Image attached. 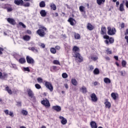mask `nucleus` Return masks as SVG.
Returning a JSON list of instances; mask_svg holds the SVG:
<instances>
[{"label": "nucleus", "mask_w": 128, "mask_h": 128, "mask_svg": "<svg viewBox=\"0 0 128 128\" xmlns=\"http://www.w3.org/2000/svg\"><path fill=\"white\" fill-rule=\"evenodd\" d=\"M40 28L36 31V34L41 38H44L46 36L45 32H46V28L44 26H40Z\"/></svg>", "instance_id": "1"}, {"label": "nucleus", "mask_w": 128, "mask_h": 128, "mask_svg": "<svg viewBox=\"0 0 128 128\" xmlns=\"http://www.w3.org/2000/svg\"><path fill=\"white\" fill-rule=\"evenodd\" d=\"M27 94H28V96L30 98V100H32L33 102H36V96H34V92H32V90L28 89Z\"/></svg>", "instance_id": "2"}, {"label": "nucleus", "mask_w": 128, "mask_h": 128, "mask_svg": "<svg viewBox=\"0 0 128 128\" xmlns=\"http://www.w3.org/2000/svg\"><path fill=\"white\" fill-rule=\"evenodd\" d=\"M44 82L45 83L44 86L46 88L49 90L50 92H52V90H54V86H52V84L51 82L44 80Z\"/></svg>", "instance_id": "3"}, {"label": "nucleus", "mask_w": 128, "mask_h": 128, "mask_svg": "<svg viewBox=\"0 0 128 128\" xmlns=\"http://www.w3.org/2000/svg\"><path fill=\"white\" fill-rule=\"evenodd\" d=\"M116 32V28H111L110 26L108 27V34L109 36H114Z\"/></svg>", "instance_id": "4"}, {"label": "nucleus", "mask_w": 128, "mask_h": 128, "mask_svg": "<svg viewBox=\"0 0 128 128\" xmlns=\"http://www.w3.org/2000/svg\"><path fill=\"white\" fill-rule=\"evenodd\" d=\"M72 56L80 54V48L77 46H74L72 49Z\"/></svg>", "instance_id": "5"}, {"label": "nucleus", "mask_w": 128, "mask_h": 128, "mask_svg": "<svg viewBox=\"0 0 128 128\" xmlns=\"http://www.w3.org/2000/svg\"><path fill=\"white\" fill-rule=\"evenodd\" d=\"M41 104L47 108H48L50 106V101L46 98H45L44 100L41 101Z\"/></svg>", "instance_id": "6"}, {"label": "nucleus", "mask_w": 128, "mask_h": 128, "mask_svg": "<svg viewBox=\"0 0 128 128\" xmlns=\"http://www.w3.org/2000/svg\"><path fill=\"white\" fill-rule=\"evenodd\" d=\"M73 58H75L76 60H77V62H84V58L82 56H80V54H77L76 55L73 56Z\"/></svg>", "instance_id": "7"}, {"label": "nucleus", "mask_w": 128, "mask_h": 128, "mask_svg": "<svg viewBox=\"0 0 128 128\" xmlns=\"http://www.w3.org/2000/svg\"><path fill=\"white\" fill-rule=\"evenodd\" d=\"M2 8L4 10H7L8 12H12V5L10 4H5L2 6Z\"/></svg>", "instance_id": "8"}, {"label": "nucleus", "mask_w": 128, "mask_h": 128, "mask_svg": "<svg viewBox=\"0 0 128 128\" xmlns=\"http://www.w3.org/2000/svg\"><path fill=\"white\" fill-rule=\"evenodd\" d=\"M26 60L28 64H34V58L30 56H26Z\"/></svg>", "instance_id": "9"}, {"label": "nucleus", "mask_w": 128, "mask_h": 128, "mask_svg": "<svg viewBox=\"0 0 128 128\" xmlns=\"http://www.w3.org/2000/svg\"><path fill=\"white\" fill-rule=\"evenodd\" d=\"M68 22H70V26H74V24H76V21L74 18H69L68 20Z\"/></svg>", "instance_id": "10"}, {"label": "nucleus", "mask_w": 128, "mask_h": 128, "mask_svg": "<svg viewBox=\"0 0 128 128\" xmlns=\"http://www.w3.org/2000/svg\"><path fill=\"white\" fill-rule=\"evenodd\" d=\"M90 98L94 102H98V97L96 96V94L92 93L90 96Z\"/></svg>", "instance_id": "11"}, {"label": "nucleus", "mask_w": 128, "mask_h": 128, "mask_svg": "<svg viewBox=\"0 0 128 128\" xmlns=\"http://www.w3.org/2000/svg\"><path fill=\"white\" fill-rule=\"evenodd\" d=\"M52 108L54 110H56V112H60L62 110V108H60V106L58 105L52 106Z\"/></svg>", "instance_id": "12"}, {"label": "nucleus", "mask_w": 128, "mask_h": 128, "mask_svg": "<svg viewBox=\"0 0 128 128\" xmlns=\"http://www.w3.org/2000/svg\"><path fill=\"white\" fill-rule=\"evenodd\" d=\"M7 22H8L10 24H12V26H14V24H16V20L12 18H8Z\"/></svg>", "instance_id": "13"}, {"label": "nucleus", "mask_w": 128, "mask_h": 128, "mask_svg": "<svg viewBox=\"0 0 128 128\" xmlns=\"http://www.w3.org/2000/svg\"><path fill=\"white\" fill-rule=\"evenodd\" d=\"M14 4H16V6H23L24 5V0H14Z\"/></svg>", "instance_id": "14"}, {"label": "nucleus", "mask_w": 128, "mask_h": 128, "mask_svg": "<svg viewBox=\"0 0 128 128\" xmlns=\"http://www.w3.org/2000/svg\"><path fill=\"white\" fill-rule=\"evenodd\" d=\"M28 50H31L33 52H34V54H38V50L36 47H29Z\"/></svg>", "instance_id": "15"}, {"label": "nucleus", "mask_w": 128, "mask_h": 128, "mask_svg": "<svg viewBox=\"0 0 128 128\" xmlns=\"http://www.w3.org/2000/svg\"><path fill=\"white\" fill-rule=\"evenodd\" d=\"M104 104H105V108H110V106H112V104H110V102H108V100H106Z\"/></svg>", "instance_id": "16"}, {"label": "nucleus", "mask_w": 128, "mask_h": 128, "mask_svg": "<svg viewBox=\"0 0 128 128\" xmlns=\"http://www.w3.org/2000/svg\"><path fill=\"white\" fill-rule=\"evenodd\" d=\"M5 90L9 94H12V92H16V90L12 91V90L10 89V87L7 86L5 88Z\"/></svg>", "instance_id": "17"}, {"label": "nucleus", "mask_w": 128, "mask_h": 128, "mask_svg": "<svg viewBox=\"0 0 128 128\" xmlns=\"http://www.w3.org/2000/svg\"><path fill=\"white\" fill-rule=\"evenodd\" d=\"M60 120H61V124H66V123L68 122V120H66V118H64V116H60Z\"/></svg>", "instance_id": "18"}, {"label": "nucleus", "mask_w": 128, "mask_h": 128, "mask_svg": "<svg viewBox=\"0 0 128 128\" xmlns=\"http://www.w3.org/2000/svg\"><path fill=\"white\" fill-rule=\"evenodd\" d=\"M111 96L114 100H116V98H118V93L112 92L111 94Z\"/></svg>", "instance_id": "19"}, {"label": "nucleus", "mask_w": 128, "mask_h": 128, "mask_svg": "<svg viewBox=\"0 0 128 128\" xmlns=\"http://www.w3.org/2000/svg\"><path fill=\"white\" fill-rule=\"evenodd\" d=\"M90 126L91 128H98V124L94 121H92L90 122Z\"/></svg>", "instance_id": "20"}, {"label": "nucleus", "mask_w": 128, "mask_h": 128, "mask_svg": "<svg viewBox=\"0 0 128 128\" xmlns=\"http://www.w3.org/2000/svg\"><path fill=\"white\" fill-rule=\"evenodd\" d=\"M101 34H102L103 36L104 34H106V28L104 26H102L101 28V32H100Z\"/></svg>", "instance_id": "21"}, {"label": "nucleus", "mask_w": 128, "mask_h": 128, "mask_svg": "<svg viewBox=\"0 0 128 128\" xmlns=\"http://www.w3.org/2000/svg\"><path fill=\"white\" fill-rule=\"evenodd\" d=\"M87 28L89 30H92L94 28V26H92L90 23H88L87 24Z\"/></svg>", "instance_id": "22"}, {"label": "nucleus", "mask_w": 128, "mask_h": 128, "mask_svg": "<svg viewBox=\"0 0 128 128\" xmlns=\"http://www.w3.org/2000/svg\"><path fill=\"white\" fill-rule=\"evenodd\" d=\"M8 74L6 72L2 73V76H1V80H6L8 78Z\"/></svg>", "instance_id": "23"}, {"label": "nucleus", "mask_w": 128, "mask_h": 128, "mask_svg": "<svg viewBox=\"0 0 128 128\" xmlns=\"http://www.w3.org/2000/svg\"><path fill=\"white\" fill-rule=\"evenodd\" d=\"M40 14L41 16H42L43 18H44V16H46V10H41L40 12Z\"/></svg>", "instance_id": "24"}, {"label": "nucleus", "mask_w": 128, "mask_h": 128, "mask_svg": "<svg viewBox=\"0 0 128 128\" xmlns=\"http://www.w3.org/2000/svg\"><path fill=\"white\" fill-rule=\"evenodd\" d=\"M23 40L26 42H28L30 40V36L28 35H25L23 36Z\"/></svg>", "instance_id": "25"}, {"label": "nucleus", "mask_w": 128, "mask_h": 128, "mask_svg": "<svg viewBox=\"0 0 128 128\" xmlns=\"http://www.w3.org/2000/svg\"><path fill=\"white\" fill-rule=\"evenodd\" d=\"M13 56H14V58L16 60H18L20 58V55L18 54V53H14Z\"/></svg>", "instance_id": "26"}, {"label": "nucleus", "mask_w": 128, "mask_h": 128, "mask_svg": "<svg viewBox=\"0 0 128 128\" xmlns=\"http://www.w3.org/2000/svg\"><path fill=\"white\" fill-rule=\"evenodd\" d=\"M50 8L51 10H56V6L54 3H51L50 4Z\"/></svg>", "instance_id": "27"}, {"label": "nucleus", "mask_w": 128, "mask_h": 128, "mask_svg": "<svg viewBox=\"0 0 128 128\" xmlns=\"http://www.w3.org/2000/svg\"><path fill=\"white\" fill-rule=\"evenodd\" d=\"M18 62L20 64H24L26 62V58H21L18 60Z\"/></svg>", "instance_id": "28"}, {"label": "nucleus", "mask_w": 128, "mask_h": 128, "mask_svg": "<svg viewBox=\"0 0 128 128\" xmlns=\"http://www.w3.org/2000/svg\"><path fill=\"white\" fill-rule=\"evenodd\" d=\"M96 2L98 6H100L101 4H102L106 2V0H96Z\"/></svg>", "instance_id": "29"}, {"label": "nucleus", "mask_w": 128, "mask_h": 128, "mask_svg": "<svg viewBox=\"0 0 128 128\" xmlns=\"http://www.w3.org/2000/svg\"><path fill=\"white\" fill-rule=\"evenodd\" d=\"M79 10L81 12H86V7L84 6H80L79 7Z\"/></svg>", "instance_id": "30"}, {"label": "nucleus", "mask_w": 128, "mask_h": 128, "mask_svg": "<svg viewBox=\"0 0 128 128\" xmlns=\"http://www.w3.org/2000/svg\"><path fill=\"white\" fill-rule=\"evenodd\" d=\"M104 82H105V84H110L111 82L110 79L108 78H104Z\"/></svg>", "instance_id": "31"}, {"label": "nucleus", "mask_w": 128, "mask_h": 128, "mask_svg": "<svg viewBox=\"0 0 128 128\" xmlns=\"http://www.w3.org/2000/svg\"><path fill=\"white\" fill-rule=\"evenodd\" d=\"M71 82L72 84H73V86H78V82H76V79L72 78L71 80Z\"/></svg>", "instance_id": "32"}, {"label": "nucleus", "mask_w": 128, "mask_h": 128, "mask_svg": "<svg viewBox=\"0 0 128 128\" xmlns=\"http://www.w3.org/2000/svg\"><path fill=\"white\" fill-rule=\"evenodd\" d=\"M119 10L120 12H124V4L122 3L120 4Z\"/></svg>", "instance_id": "33"}, {"label": "nucleus", "mask_w": 128, "mask_h": 128, "mask_svg": "<svg viewBox=\"0 0 128 128\" xmlns=\"http://www.w3.org/2000/svg\"><path fill=\"white\" fill-rule=\"evenodd\" d=\"M89 60H94V62H96L98 58V56H91L90 57H88Z\"/></svg>", "instance_id": "34"}, {"label": "nucleus", "mask_w": 128, "mask_h": 128, "mask_svg": "<svg viewBox=\"0 0 128 128\" xmlns=\"http://www.w3.org/2000/svg\"><path fill=\"white\" fill-rule=\"evenodd\" d=\"M40 8H44L46 6V2H44V1H42L40 2Z\"/></svg>", "instance_id": "35"}, {"label": "nucleus", "mask_w": 128, "mask_h": 128, "mask_svg": "<svg viewBox=\"0 0 128 128\" xmlns=\"http://www.w3.org/2000/svg\"><path fill=\"white\" fill-rule=\"evenodd\" d=\"M60 68V67H58L56 66H52V70H54V72H56L57 70H59Z\"/></svg>", "instance_id": "36"}, {"label": "nucleus", "mask_w": 128, "mask_h": 128, "mask_svg": "<svg viewBox=\"0 0 128 128\" xmlns=\"http://www.w3.org/2000/svg\"><path fill=\"white\" fill-rule=\"evenodd\" d=\"M94 74H100V70L98 68H96L94 70Z\"/></svg>", "instance_id": "37"}, {"label": "nucleus", "mask_w": 128, "mask_h": 128, "mask_svg": "<svg viewBox=\"0 0 128 128\" xmlns=\"http://www.w3.org/2000/svg\"><path fill=\"white\" fill-rule=\"evenodd\" d=\"M50 52H52V54H56V48H50Z\"/></svg>", "instance_id": "38"}, {"label": "nucleus", "mask_w": 128, "mask_h": 128, "mask_svg": "<svg viewBox=\"0 0 128 128\" xmlns=\"http://www.w3.org/2000/svg\"><path fill=\"white\" fill-rule=\"evenodd\" d=\"M81 90L83 94H86V88L84 86H82Z\"/></svg>", "instance_id": "39"}, {"label": "nucleus", "mask_w": 128, "mask_h": 128, "mask_svg": "<svg viewBox=\"0 0 128 128\" xmlns=\"http://www.w3.org/2000/svg\"><path fill=\"white\" fill-rule=\"evenodd\" d=\"M74 36L76 40H80V35L78 34H75Z\"/></svg>", "instance_id": "40"}, {"label": "nucleus", "mask_w": 128, "mask_h": 128, "mask_svg": "<svg viewBox=\"0 0 128 128\" xmlns=\"http://www.w3.org/2000/svg\"><path fill=\"white\" fill-rule=\"evenodd\" d=\"M22 70L23 72H30V68L28 67H24Z\"/></svg>", "instance_id": "41"}, {"label": "nucleus", "mask_w": 128, "mask_h": 128, "mask_svg": "<svg viewBox=\"0 0 128 128\" xmlns=\"http://www.w3.org/2000/svg\"><path fill=\"white\" fill-rule=\"evenodd\" d=\"M21 112L23 114V116H28V112L26 110H22Z\"/></svg>", "instance_id": "42"}, {"label": "nucleus", "mask_w": 128, "mask_h": 128, "mask_svg": "<svg viewBox=\"0 0 128 128\" xmlns=\"http://www.w3.org/2000/svg\"><path fill=\"white\" fill-rule=\"evenodd\" d=\"M54 64H58V66H60V61L58 60H54L53 61Z\"/></svg>", "instance_id": "43"}, {"label": "nucleus", "mask_w": 128, "mask_h": 128, "mask_svg": "<svg viewBox=\"0 0 128 128\" xmlns=\"http://www.w3.org/2000/svg\"><path fill=\"white\" fill-rule=\"evenodd\" d=\"M122 64L123 68H126V61L124 60H122Z\"/></svg>", "instance_id": "44"}, {"label": "nucleus", "mask_w": 128, "mask_h": 128, "mask_svg": "<svg viewBox=\"0 0 128 128\" xmlns=\"http://www.w3.org/2000/svg\"><path fill=\"white\" fill-rule=\"evenodd\" d=\"M22 6H24L25 8H28L30 6V2H27L24 4L23 3Z\"/></svg>", "instance_id": "45"}, {"label": "nucleus", "mask_w": 128, "mask_h": 128, "mask_svg": "<svg viewBox=\"0 0 128 128\" xmlns=\"http://www.w3.org/2000/svg\"><path fill=\"white\" fill-rule=\"evenodd\" d=\"M35 88H37V90H40L42 88V86L38 84H35Z\"/></svg>", "instance_id": "46"}, {"label": "nucleus", "mask_w": 128, "mask_h": 128, "mask_svg": "<svg viewBox=\"0 0 128 128\" xmlns=\"http://www.w3.org/2000/svg\"><path fill=\"white\" fill-rule=\"evenodd\" d=\"M43 80H44L40 77H39L37 78V82H39V84H42V82Z\"/></svg>", "instance_id": "47"}, {"label": "nucleus", "mask_w": 128, "mask_h": 128, "mask_svg": "<svg viewBox=\"0 0 128 128\" xmlns=\"http://www.w3.org/2000/svg\"><path fill=\"white\" fill-rule=\"evenodd\" d=\"M109 42L110 44H114V40L112 38H109Z\"/></svg>", "instance_id": "48"}, {"label": "nucleus", "mask_w": 128, "mask_h": 128, "mask_svg": "<svg viewBox=\"0 0 128 128\" xmlns=\"http://www.w3.org/2000/svg\"><path fill=\"white\" fill-rule=\"evenodd\" d=\"M68 76L66 73H63L62 74V78H68Z\"/></svg>", "instance_id": "49"}, {"label": "nucleus", "mask_w": 128, "mask_h": 128, "mask_svg": "<svg viewBox=\"0 0 128 128\" xmlns=\"http://www.w3.org/2000/svg\"><path fill=\"white\" fill-rule=\"evenodd\" d=\"M19 24L20 26H22V28H26V25H24V23H22V22H20L19 24Z\"/></svg>", "instance_id": "50"}, {"label": "nucleus", "mask_w": 128, "mask_h": 128, "mask_svg": "<svg viewBox=\"0 0 128 128\" xmlns=\"http://www.w3.org/2000/svg\"><path fill=\"white\" fill-rule=\"evenodd\" d=\"M106 52H107V54H112V50H110V48H108Z\"/></svg>", "instance_id": "51"}, {"label": "nucleus", "mask_w": 128, "mask_h": 128, "mask_svg": "<svg viewBox=\"0 0 128 128\" xmlns=\"http://www.w3.org/2000/svg\"><path fill=\"white\" fill-rule=\"evenodd\" d=\"M104 38L105 40H110V36L108 35H105L104 36Z\"/></svg>", "instance_id": "52"}, {"label": "nucleus", "mask_w": 128, "mask_h": 128, "mask_svg": "<svg viewBox=\"0 0 128 128\" xmlns=\"http://www.w3.org/2000/svg\"><path fill=\"white\" fill-rule=\"evenodd\" d=\"M8 110H4V114H6V116H8Z\"/></svg>", "instance_id": "53"}, {"label": "nucleus", "mask_w": 128, "mask_h": 128, "mask_svg": "<svg viewBox=\"0 0 128 128\" xmlns=\"http://www.w3.org/2000/svg\"><path fill=\"white\" fill-rule=\"evenodd\" d=\"M8 115L10 116H12L13 118L14 116V112H10Z\"/></svg>", "instance_id": "54"}, {"label": "nucleus", "mask_w": 128, "mask_h": 128, "mask_svg": "<svg viewBox=\"0 0 128 128\" xmlns=\"http://www.w3.org/2000/svg\"><path fill=\"white\" fill-rule=\"evenodd\" d=\"M40 46H41L42 48H46V45L42 43L40 45Z\"/></svg>", "instance_id": "55"}, {"label": "nucleus", "mask_w": 128, "mask_h": 128, "mask_svg": "<svg viewBox=\"0 0 128 128\" xmlns=\"http://www.w3.org/2000/svg\"><path fill=\"white\" fill-rule=\"evenodd\" d=\"M121 28H124V23L122 22L120 25Z\"/></svg>", "instance_id": "56"}, {"label": "nucleus", "mask_w": 128, "mask_h": 128, "mask_svg": "<svg viewBox=\"0 0 128 128\" xmlns=\"http://www.w3.org/2000/svg\"><path fill=\"white\" fill-rule=\"evenodd\" d=\"M55 48L58 50H60V47L58 46H56Z\"/></svg>", "instance_id": "57"}, {"label": "nucleus", "mask_w": 128, "mask_h": 128, "mask_svg": "<svg viewBox=\"0 0 128 128\" xmlns=\"http://www.w3.org/2000/svg\"><path fill=\"white\" fill-rule=\"evenodd\" d=\"M26 32L28 34H32V31H30V30H27Z\"/></svg>", "instance_id": "58"}, {"label": "nucleus", "mask_w": 128, "mask_h": 128, "mask_svg": "<svg viewBox=\"0 0 128 128\" xmlns=\"http://www.w3.org/2000/svg\"><path fill=\"white\" fill-rule=\"evenodd\" d=\"M4 50V48H0V54H2V51Z\"/></svg>", "instance_id": "59"}, {"label": "nucleus", "mask_w": 128, "mask_h": 128, "mask_svg": "<svg viewBox=\"0 0 128 128\" xmlns=\"http://www.w3.org/2000/svg\"><path fill=\"white\" fill-rule=\"evenodd\" d=\"M17 106H22V102H17Z\"/></svg>", "instance_id": "60"}, {"label": "nucleus", "mask_w": 128, "mask_h": 128, "mask_svg": "<svg viewBox=\"0 0 128 128\" xmlns=\"http://www.w3.org/2000/svg\"><path fill=\"white\" fill-rule=\"evenodd\" d=\"M12 66L14 68H16V64H12Z\"/></svg>", "instance_id": "61"}, {"label": "nucleus", "mask_w": 128, "mask_h": 128, "mask_svg": "<svg viewBox=\"0 0 128 128\" xmlns=\"http://www.w3.org/2000/svg\"><path fill=\"white\" fill-rule=\"evenodd\" d=\"M124 38L126 40L127 44H128V36H125Z\"/></svg>", "instance_id": "62"}, {"label": "nucleus", "mask_w": 128, "mask_h": 128, "mask_svg": "<svg viewBox=\"0 0 128 128\" xmlns=\"http://www.w3.org/2000/svg\"><path fill=\"white\" fill-rule=\"evenodd\" d=\"M124 34L126 36H127V34H128V29L126 30V32H125Z\"/></svg>", "instance_id": "63"}, {"label": "nucleus", "mask_w": 128, "mask_h": 128, "mask_svg": "<svg viewBox=\"0 0 128 128\" xmlns=\"http://www.w3.org/2000/svg\"><path fill=\"white\" fill-rule=\"evenodd\" d=\"M126 6L128 8V1L126 0Z\"/></svg>", "instance_id": "64"}]
</instances>
